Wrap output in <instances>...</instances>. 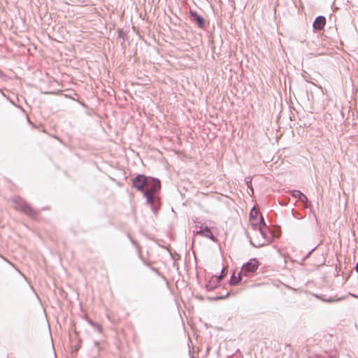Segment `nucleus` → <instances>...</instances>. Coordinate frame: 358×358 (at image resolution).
I'll return each mask as SVG.
<instances>
[{
	"instance_id": "1",
	"label": "nucleus",
	"mask_w": 358,
	"mask_h": 358,
	"mask_svg": "<svg viewBox=\"0 0 358 358\" xmlns=\"http://www.w3.org/2000/svg\"><path fill=\"white\" fill-rule=\"evenodd\" d=\"M250 224L255 229V233L251 237V243L256 247L264 245L267 240L265 236L266 225L259 210L254 207L250 213Z\"/></svg>"
},
{
	"instance_id": "2",
	"label": "nucleus",
	"mask_w": 358,
	"mask_h": 358,
	"mask_svg": "<svg viewBox=\"0 0 358 358\" xmlns=\"http://www.w3.org/2000/svg\"><path fill=\"white\" fill-rule=\"evenodd\" d=\"M161 185L159 180L155 178H149L148 182L144 191V196L149 204L155 206L158 201V197L155 194L159 191Z\"/></svg>"
},
{
	"instance_id": "3",
	"label": "nucleus",
	"mask_w": 358,
	"mask_h": 358,
	"mask_svg": "<svg viewBox=\"0 0 358 358\" xmlns=\"http://www.w3.org/2000/svg\"><path fill=\"white\" fill-rule=\"evenodd\" d=\"M259 266L257 259H251L248 263L244 264L241 268V272L245 276H249L254 273Z\"/></svg>"
},
{
	"instance_id": "4",
	"label": "nucleus",
	"mask_w": 358,
	"mask_h": 358,
	"mask_svg": "<svg viewBox=\"0 0 358 358\" xmlns=\"http://www.w3.org/2000/svg\"><path fill=\"white\" fill-rule=\"evenodd\" d=\"M14 208L27 214L29 216H34L36 215V213L33 208L27 203L22 200L15 201Z\"/></svg>"
},
{
	"instance_id": "5",
	"label": "nucleus",
	"mask_w": 358,
	"mask_h": 358,
	"mask_svg": "<svg viewBox=\"0 0 358 358\" xmlns=\"http://www.w3.org/2000/svg\"><path fill=\"white\" fill-rule=\"evenodd\" d=\"M227 275V273L225 272V269H222V273L220 275H213L211 278L208 280L207 284H206V288L208 290H213L215 289L219 285L224 276Z\"/></svg>"
},
{
	"instance_id": "6",
	"label": "nucleus",
	"mask_w": 358,
	"mask_h": 358,
	"mask_svg": "<svg viewBox=\"0 0 358 358\" xmlns=\"http://www.w3.org/2000/svg\"><path fill=\"white\" fill-rule=\"evenodd\" d=\"M148 179L144 176L138 175L133 179V185L138 190L143 191L147 186Z\"/></svg>"
},
{
	"instance_id": "7",
	"label": "nucleus",
	"mask_w": 358,
	"mask_h": 358,
	"mask_svg": "<svg viewBox=\"0 0 358 358\" xmlns=\"http://www.w3.org/2000/svg\"><path fill=\"white\" fill-rule=\"evenodd\" d=\"M326 24V18L323 16L317 17L313 22V28L317 30H322Z\"/></svg>"
},
{
	"instance_id": "8",
	"label": "nucleus",
	"mask_w": 358,
	"mask_h": 358,
	"mask_svg": "<svg viewBox=\"0 0 358 358\" xmlns=\"http://www.w3.org/2000/svg\"><path fill=\"white\" fill-rule=\"evenodd\" d=\"M243 275L241 271L236 273L234 272L230 280V283L233 285H237L241 280V275Z\"/></svg>"
},
{
	"instance_id": "9",
	"label": "nucleus",
	"mask_w": 358,
	"mask_h": 358,
	"mask_svg": "<svg viewBox=\"0 0 358 358\" xmlns=\"http://www.w3.org/2000/svg\"><path fill=\"white\" fill-rule=\"evenodd\" d=\"M84 316H85V318L86 319V320L87 321V322L90 324H91L92 327H94V330L97 331L99 333H101L102 331V328L99 324L93 322L92 320L88 318L87 315H84Z\"/></svg>"
},
{
	"instance_id": "10",
	"label": "nucleus",
	"mask_w": 358,
	"mask_h": 358,
	"mask_svg": "<svg viewBox=\"0 0 358 358\" xmlns=\"http://www.w3.org/2000/svg\"><path fill=\"white\" fill-rule=\"evenodd\" d=\"M197 234H200L201 236H204L206 237H208V238H211L212 240L215 241V238H214V236H213L212 232L207 227L205 229H201V230L197 231Z\"/></svg>"
},
{
	"instance_id": "11",
	"label": "nucleus",
	"mask_w": 358,
	"mask_h": 358,
	"mask_svg": "<svg viewBox=\"0 0 358 358\" xmlns=\"http://www.w3.org/2000/svg\"><path fill=\"white\" fill-rule=\"evenodd\" d=\"M309 358H324V357L323 356H322L321 355H313L310 356ZM329 358H338V357L337 354L335 352L334 354L329 355Z\"/></svg>"
},
{
	"instance_id": "12",
	"label": "nucleus",
	"mask_w": 358,
	"mask_h": 358,
	"mask_svg": "<svg viewBox=\"0 0 358 358\" xmlns=\"http://www.w3.org/2000/svg\"><path fill=\"white\" fill-rule=\"evenodd\" d=\"M195 20L199 27H202L203 25V19L201 16L195 15Z\"/></svg>"
},
{
	"instance_id": "13",
	"label": "nucleus",
	"mask_w": 358,
	"mask_h": 358,
	"mask_svg": "<svg viewBox=\"0 0 358 358\" xmlns=\"http://www.w3.org/2000/svg\"><path fill=\"white\" fill-rule=\"evenodd\" d=\"M302 194H303V193H301L299 190H294V191L292 192L293 196H294V197H296L297 199H299L300 197H301Z\"/></svg>"
},
{
	"instance_id": "14",
	"label": "nucleus",
	"mask_w": 358,
	"mask_h": 358,
	"mask_svg": "<svg viewBox=\"0 0 358 358\" xmlns=\"http://www.w3.org/2000/svg\"><path fill=\"white\" fill-rule=\"evenodd\" d=\"M299 199L303 203H306L308 201L307 196L303 194H302V196L300 197Z\"/></svg>"
},
{
	"instance_id": "15",
	"label": "nucleus",
	"mask_w": 358,
	"mask_h": 358,
	"mask_svg": "<svg viewBox=\"0 0 358 358\" xmlns=\"http://www.w3.org/2000/svg\"><path fill=\"white\" fill-rule=\"evenodd\" d=\"M113 315H109V314H107V315H106L107 318H108V320H111V316H113Z\"/></svg>"
},
{
	"instance_id": "16",
	"label": "nucleus",
	"mask_w": 358,
	"mask_h": 358,
	"mask_svg": "<svg viewBox=\"0 0 358 358\" xmlns=\"http://www.w3.org/2000/svg\"><path fill=\"white\" fill-rule=\"evenodd\" d=\"M47 315H48L47 314H45V318H46L47 321H48V317H47Z\"/></svg>"
},
{
	"instance_id": "17",
	"label": "nucleus",
	"mask_w": 358,
	"mask_h": 358,
	"mask_svg": "<svg viewBox=\"0 0 358 358\" xmlns=\"http://www.w3.org/2000/svg\"><path fill=\"white\" fill-rule=\"evenodd\" d=\"M349 358H350V357H349Z\"/></svg>"
}]
</instances>
